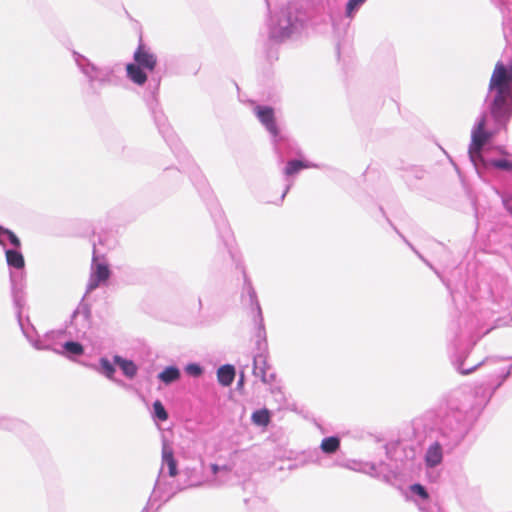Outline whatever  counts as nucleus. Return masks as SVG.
<instances>
[{"instance_id": "nucleus-16", "label": "nucleus", "mask_w": 512, "mask_h": 512, "mask_svg": "<svg viewBox=\"0 0 512 512\" xmlns=\"http://www.w3.org/2000/svg\"><path fill=\"white\" fill-rule=\"evenodd\" d=\"M211 214L214 219L220 238L223 240L224 245L226 247H229L233 240V237L231 229L223 215L222 210L218 207H215V210L212 211Z\"/></svg>"}, {"instance_id": "nucleus-13", "label": "nucleus", "mask_w": 512, "mask_h": 512, "mask_svg": "<svg viewBox=\"0 0 512 512\" xmlns=\"http://www.w3.org/2000/svg\"><path fill=\"white\" fill-rule=\"evenodd\" d=\"M24 278L25 273L23 269L14 270L10 272V280L12 286V295L15 306L19 309L18 314L20 315V309L24 305Z\"/></svg>"}, {"instance_id": "nucleus-28", "label": "nucleus", "mask_w": 512, "mask_h": 512, "mask_svg": "<svg viewBox=\"0 0 512 512\" xmlns=\"http://www.w3.org/2000/svg\"><path fill=\"white\" fill-rule=\"evenodd\" d=\"M312 166L313 165H311L310 163L301 160H290L287 162L286 167L283 170V173L287 178H289L291 176L298 174L302 169L310 168Z\"/></svg>"}, {"instance_id": "nucleus-20", "label": "nucleus", "mask_w": 512, "mask_h": 512, "mask_svg": "<svg viewBox=\"0 0 512 512\" xmlns=\"http://www.w3.org/2000/svg\"><path fill=\"white\" fill-rule=\"evenodd\" d=\"M5 255H6V261L10 268H13L15 270H21L24 269L25 261L24 257L20 251V248H11L6 249L5 248Z\"/></svg>"}, {"instance_id": "nucleus-29", "label": "nucleus", "mask_w": 512, "mask_h": 512, "mask_svg": "<svg viewBox=\"0 0 512 512\" xmlns=\"http://www.w3.org/2000/svg\"><path fill=\"white\" fill-rule=\"evenodd\" d=\"M251 420L255 425L265 427L270 423L271 414L268 409H259L252 413Z\"/></svg>"}, {"instance_id": "nucleus-37", "label": "nucleus", "mask_w": 512, "mask_h": 512, "mask_svg": "<svg viewBox=\"0 0 512 512\" xmlns=\"http://www.w3.org/2000/svg\"><path fill=\"white\" fill-rule=\"evenodd\" d=\"M293 185V181H288V183L286 184V187L281 195V201H283V199L285 198L286 194L288 193V191L291 189Z\"/></svg>"}, {"instance_id": "nucleus-10", "label": "nucleus", "mask_w": 512, "mask_h": 512, "mask_svg": "<svg viewBox=\"0 0 512 512\" xmlns=\"http://www.w3.org/2000/svg\"><path fill=\"white\" fill-rule=\"evenodd\" d=\"M89 327L90 310L86 306H80L74 311L71 317L69 334L76 338L84 337Z\"/></svg>"}, {"instance_id": "nucleus-18", "label": "nucleus", "mask_w": 512, "mask_h": 512, "mask_svg": "<svg viewBox=\"0 0 512 512\" xmlns=\"http://www.w3.org/2000/svg\"><path fill=\"white\" fill-rule=\"evenodd\" d=\"M161 467H163V472L165 474H166L165 467H167V475L169 477L174 478L179 474L178 468H177V461L174 458L173 450L171 447H169L165 443L163 444V447H162V466Z\"/></svg>"}, {"instance_id": "nucleus-27", "label": "nucleus", "mask_w": 512, "mask_h": 512, "mask_svg": "<svg viewBox=\"0 0 512 512\" xmlns=\"http://www.w3.org/2000/svg\"><path fill=\"white\" fill-rule=\"evenodd\" d=\"M8 243L15 248L21 247L20 239L16 234L11 230L0 226V245L5 248Z\"/></svg>"}, {"instance_id": "nucleus-31", "label": "nucleus", "mask_w": 512, "mask_h": 512, "mask_svg": "<svg viewBox=\"0 0 512 512\" xmlns=\"http://www.w3.org/2000/svg\"><path fill=\"white\" fill-rule=\"evenodd\" d=\"M195 469H185L182 473H181V476H185L186 479L183 483V486L186 488H189V487H198L200 485H202V481H200L197 477L194 476V473H195Z\"/></svg>"}, {"instance_id": "nucleus-36", "label": "nucleus", "mask_w": 512, "mask_h": 512, "mask_svg": "<svg viewBox=\"0 0 512 512\" xmlns=\"http://www.w3.org/2000/svg\"><path fill=\"white\" fill-rule=\"evenodd\" d=\"M211 471H212V473H213L214 475H216V474H217L218 472H220V471H226V472H228L229 470H228V468H227L226 466H222V467H220V466H219V465H217V464H212V465H211Z\"/></svg>"}, {"instance_id": "nucleus-19", "label": "nucleus", "mask_w": 512, "mask_h": 512, "mask_svg": "<svg viewBox=\"0 0 512 512\" xmlns=\"http://www.w3.org/2000/svg\"><path fill=\"white\" fill-rule=\"evenodd\" d=\"M127 77L137 85H144L147 81V73L146 70L140 67L136 63H128L126 65Z\"/></svg>"}, {"instance_id": "nucleus-11", "label": "nucleus", "mask_w": 512, "mask_h": 512, "mask_svg": "<svg viewBox=\"0 0 512 512\" xmlns=\"http://www.w3.org/2000/svg\"><path fill=\"white\" fill-rule=\"evenodd\" d=\"M349 468L374 478H381L386 482L390 480L389 474L392 471L390 466L383 461L378 464L374 462H353V465Z\"/></svg>"}, {"instance_id": "nucleus-40", "label": "nucleus", "mask_w": 512, "mask_h": 512, "mask_svg": "<svg viewBox=\"0 0 512 512\" xmlns=\"http://www.w3.org/2000/svg\"><path fill=\"white\" fill-rule=\"evenodd\" d=\"M504 36L507 38V24L504 22Z\"/></svg>"}, {"instance_id": "nucleus-23", "label": "nucleus", "mask_w": 512, "mask_h": 512, "mask_svg": "<svg viewBox=\"0 0 512 512\" xmlns=\"http://www.w3.org/2000/svg\"><path fill=\"white\" fill-rule=\"evenodd\" d=\"M496 391L488 381L482 382L474 387V396L480 404H487Z\"/></svg>"}, {"instance_id": "nucleus-30", "label": "nucleus", "mask_w": 512, "mask_h": 512, "mask_svg": "<svg viewBox=\"0 0 512 512\" xmlns=\"http://www.w3.org/2000/svg\"><path fill=\"white\" fill-rule=\"evenodd\" d=\"M320 447L324 453H335L340 447V439L336 436L326 437L322 440Z\"/></svg>"}, {"instance_id": "nucleus-3", "label": "nucleus", "mask_w": 512, "mask_h": 512, "mask_svg": "<svg viewBox=\"0 0 512 512\" xmlns=\"http://www.w3.org/2000/svg\"><path fill=\"white\" fill-rule=\"evenodd\" d=\"M324 10L323 0H292L268 21L269 38L282 42L300 33Z\"/></svg>"}, {"instance_id": "nucleus-17", "label": "nucleus", "mask_w": 512, "mask_h": 512, "mask_svg": "<svg viewBox=\"0 0 512 512\" xmlns=\"http://www.w3.org/2000/svg\"><path fill=\"white\" fill-rule=\"evenodd\" d=\"M152 115L155 121V124L157 125L159 132L162 134L165 141L172 147L173 145H176L177 143V137L174 135L173 130L171 129L170 125L167 123V118L162 113V111H158L153 109Z\"/></svg>"}, {"instance_id": "nucleus-25", "label": "nucleus", "mask_w": 512, "mask_h": 512, "mask_svg": "<svg viewBox=\"0 0 512 512\" xmlns=\"http://www.w3.org/2000/svg\"><path fill=\"white\" fill-rule=\"evenodd\" d=\"M217 378L221 385H231L235 378V368L229 364L221 366L217 371Z\"/></svg>"}, {"instance_id": "nucleus-6", "label": "nucleus", "mask_w": 512, "mask_h": 512, "mask_svg": "<svg viewBox=\"0 0 512 512\" xmlns=\"http://www.w3.org/2000/svg\"><path fill=\"white\" fill-rule=\"evenodd\" d=\"M255 116L260 123L266 128L272 137L275 153L281 162L284 161L286 154L296 153L293 143L282 135L276 124L274 109L270 106L257 105L253 109Z\"/></svg>"}, {"instance_id": "nucleus-14", "label": "nucleus", "mask_w": 512, "mask_h": 512, "mask_svg": "<svg viewBox=\"0 0 512 512\" xmlns=\"http://www.w3.org/2000/svg\"><path fill=\"white\" fill-rule=\"evenodd\" d=\"M134 63L148 72H152L157 64L156 55L143 44H139L133 55Z\"/></svg>"}, {"instance_id": "nucleus-22", "label": "nucleus", "mask_w": 512, "mask_h": 512, "mask_svg": "<svg viewBox=\"0 0 512 512\" xmlns=\"http://www.w3.org/2000/svg\"><path fill=\"white\" fill-rule=\"evenodd\" d=\"M113 362L121 369L127 378L132 379L136 376L138 367L132 360L125 359L119 355H115L113 357Z\"/></svg>"}, {"instance_id": "nucleus-33", "label": "nucleus", "mask_w": 512, "mask_h": 512, "mask_svg": "<svg viewBox=\"0 0 512 512\" xmlns=\"http://www.w3.org/2000/svg\"><path fill=\"white\" fill-rule=\"evenodd\" d=\"M153 417L159 421H166L168 413L160 400L153 403Z\"/></svg>"}, {"instance_id": "nucleus-21", "label": "nucleus", "mask_w": 512, "mask_h": 512, "mask_svg": "<svg viewBox=\"0 0 512 512\" xmlns=\"http://www.w3.org/2000/svg\"><path fill=\"white\" fill-rule=\"evenodd\" d=\"M512 374L511 368L509 366L507 367H501L497 370H495L487 379V381L491 384L493 389L497 391L504 382L510 377Z\"/></svg>"}, {"instance_id": "nucleus-32", "label": "nucleus", "mask_w": 512, "mask_h": 512, "mask_svg": "<svg viewBox=\"0 0 512 512\" xmlns=\"http://www.w3.org/2000/svg\"><path fill=\"white\" fill-rule=\"evenodd\" d=\"M366 1L367 0H349L345 9L346 16L348 18H353Z\"/></svg>"}, {"instance_id": "nucleus-8", "label": "nucleus", "mask_w": 512, "mask_h": 512, "mask_svg": "<svg viewBox=\"0 0 512 512\" xmlns=\"http://www.w3.org/2000/svg\"><path fill=\"white\" fill-rule=\"evenodd\" d=\"M166 474L163 472V467L160 468L158 478L155 482L154 489L152 495L150 496V501L157 500L165 497L164 502L169 501L173 498L178 492L185 489L183 484L179 481H166Z\"/></svg>"}, {"instance_id": "nucleus-35", "label": "nucleus", "mask_w": 512, "mask_h": 512, "mask_svg": "<svg viewBox=\"0 0 512 512\" xmlns=\"http://www.w3.org/2000/svg\"><path fill=\"white\" fill-rule=\"evenodd\" d=\"M394 230L400 235V237L405 241V243L417 254V256L431 269L435 271V273L440 277L439 273L433 268V266L426 260L424 257L412 246V244L394 227Z\"/></svg>"}, {"instance_id": "nucleus-41", "label": "nucleus", "mask_w": 512, "mask_h": 512, "mask_svg": "<svg viewBox=\"0 0 512 512\" xmlns=\"http://www.w3.org/2000/svg\"><path fill=\"white\" fill-rule=\"evenodd\" d=\"M509 367L511 368V371H512V364H510Z\"/></svg>"}, {"instance_id": "nucleus-9", "label": "nucleus", "mask_w": 512, "mask_h": 512, "mask_svg": "<svg viewBox=\"0 0 512 512\" xmlns=\"http://www.w3.org/2000/svg\"><path fill=\"white\" fill-rule=\"evenodd\" d=\"M468 354H469V351L466 349H464V350L457 349L456 352L452 355V363H453L455 369L463 375H468V374L474 372L478 367H480L482 365H490V364H495L502 360L512 359V356L507 357V358L487 357L480 362H477V363H474L471 365H466L465 361H466V358L468 357Z\"/></svg>"}, {"instance_id": "nucleus-4", "label": "nucleus", "mask_w": 512, "mask_h": 512, "mask_svg": "<svg viewBox=\"0 0 512 512\" xmlns=\"http://www.w3.org/2000/svg\"><path fill=\"white\" fill-rule=\"evenodd\" d=\"M244 293L247 294L249 305L252 308V318L256 326L257 353L253 357V374L255 377H259L263 383L270 384L275 380V374L267 372L270 365L267 362L268 346L264 319L256 291L246 275H244Z\"/></svg>"}, {"instance_id": "nucleus-38", "label": "nucleus", "mask_w": 512, "mask_h": 512, "mask_svg": "<svg viewBox=\"0 0 512 512\" xmlns=\"http://www.w3.org/2000/svg\"><path fill=\"white\" fill-rule=\"evenodd\" d=\"M206 186H207V185H206L205 180L201 178V179L199 180V188L205 189V188H206Z\"/></svg>"}, {"instance_id": "nucleus-26", "label": "nucleus", "mask_w": 512, "mask_h": 512, "mask_svg": "<svg viewBox=\"0 0 512 512\" xmlns=\"http://www.w3.org/2000/svg\"><path fill=\"white\" fill-rule=\"evenodd\" d=\"M114 365H115L114 362L112 363L107 358L102 357L99 360L98 371L101 374H103L104 376H106L108 379L114 380L116 383H118L120 385H124V382L122 380H115L114 379V374L116 372V369H115Z\"/></svg>"}, {"instance_id": "nucleus-15", "label": "nucleus", "mask_w": 512, "mask_h": 512, "mask_svg": "<svg viewBox=\"0 0 512 512\" xmlns=\"http://www.w3.org/2000/svg\"><path fill=\"white\" fill-rule=\"evenodd\" d=\"M411 497H413L421 510H427V512H444L439 506L433 505L427 508L425 505L429 500V494L427 489L419 484L415 483L409 487Z\"/></svg>"}, {"instance_id": "nucleus-39", "label": "nucleus", "mask_w": 512, "mask_h": 512, "mask_svg": "<svg viewBox=\"0 0 512 512\" xmlns=\"http://www.w3.org/2000/svg\"><path fill=\"white\" fill-rule=\"evenodd\" d=\"M243 382H244V374H243V373H241V375H240V379H239V381H238V386L243 385Z\"/></svg>"}, {"instance_id": "nucleus-5", "label": "nucleus", "mask_w": 512, "mask_h": 512, "mask_svg": "<svg viewBox=\"0 0 512 512\" xmlns=\"http://www.w3.org/2000/svg\"><path fill=\"white\" fill-rule=\"evenodd\" d=\"M74 61L87 78L89 90L93 95H100L104 86H117L121 78L117 75L118 65L96 66L82 54L73 51Z\"/></svg>"}, {"instance_id": "nucleus-7", "label": "nucleus", "mask_w": 512, "mask_h": 512, "mask_svg": "<svg viewBox=\"0 0 512 512\" xmlns=\"http://www.w3.org/2000/svg\"><path fill=\"white\" fill-rule=\"evenodd\" d=\"M64 335L62 331H52L47 333L42 339L31 341L32 345L38 350H52L58 354H65L68 357L81 356L84 353L83 346L77 341H66L57 348L54 345V340Z\"/></svg>"}, {"instance_id": "nucleus-2", "label": "nucleus", "mask_w": 512, "mask_h": 512, "mask_svg": "<svg viewBox=\"0 0 512 512\" xmlns=\"http://www.w3.org/2000/svg\"><path fill=\"white\" fill-rule=\"evenodd\" d=\"M466 411L445 407L428 411L413 422L417 439L425 447L424 464L427 469L440 466L445 454H451L461 445L470 430Z\"/></svg>"}, {"instance_id": "nucleus-1", "label": "nucleus", "mask_w": 512, "mask_h": 512, "mask_svg": "<svg viewBox=\"0 0 512 512\" xmlns=\"http://www.w3.org/2000/svg\"><path fill=\"white\" fill-rule=\"evenodd\" d=\"M512 118V60L508 65L498 61L492 73L483 110L471 130L468 156L474 168L512 172V161L506 158L486 159L482 150L499 132L506 130Z\"/></svg>"}, {"instance_id": "nucleus-24", "label": "nucleus", "mask_w": 512, "mask_h": 512, "mask_svg": "<svg viewBox=\"0 0 512 512\" xmlns=\"http://www.w3.org/2000/svg\"><path fill=\"white\" fill-rule=\"evenodd\" d=\"M158 379L165 385H170L181 377L180 369L176 366H168L158 374Z\"/></svg>"}, {"instance_id": "nucleus-12", "label": "nucleus", "mask_w": 512, "mask_h": 512, "mask_svg": "<svg viewBox=\"0 0 512 512\" xmlns=\"http://www.w3.org/2000/svg\"><path fill=\"white\" fill-rule=\"evenodd\" d=\"M110 269L105 263L96 262V256H93L91 266V274L87 284V292H91L98 288L103 282L107 281L110 277Z\"/></svg>"}, {"instance_id": "nucleus-34", "label": "nucleus", "mask_w": 512, "mask_h": 512, "mask_svg": "<svg viewBox=\"0 0 512 512\" xmlns=\"http://www.w3.org/2000/svg\"><path fill=\"white\" fill-rule=\"evenodd\" d=\"M185 372L192 377H199L203 373V368L198 363H189L185 366Z\"/></svg>"}]
</instances>
